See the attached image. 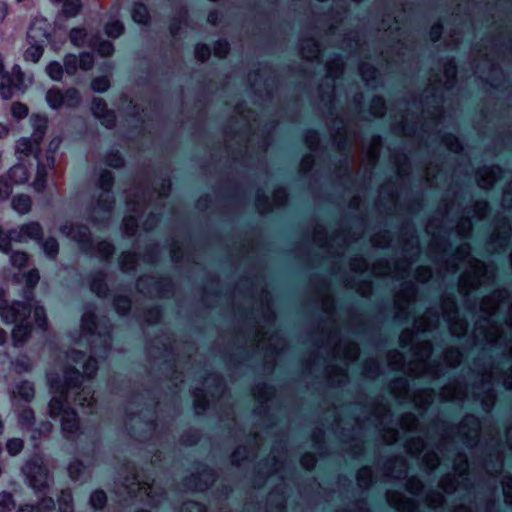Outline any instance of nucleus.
<instances>
[{
    "label": "nucleus",
    "instance_id": "13",
    "mask_svg": "<svg viewBox=\"0 0 512 512\" xmlns=\"http://www.w3.org/2000/svg\"><path fill=\"white\" fill-rule=\"evenodd\" d=\"M46 71L48 75L54 80H60L63 75V68L61 64L57 62L50 63L47 66Z\"/></svg>",
    "mask_w": 512,
    "mask_h": 512
},
{
    "label": "nucleus",
    "instance_id": "16",
    "mask_svg": "<svg viewBox=\"0 0 512 512\" xmlns=\"http://www.w3.org/2000/svg\"><path fill=\"white\" fill-rule=\"evenodd\" d=\"M10 177L16 182H24L27 180L26 169L23 166H15L10 171Z\"/></svg>",
    "mask_w": 512,
    "mask_h": 512
},
{
    "label": "nucleus",
    "instance_id": "26",
    "mask_svg": "<svg viewBox=\"0 0 512 512\" xmlns=\"http://www.w3.org/2000/svg\"><path fill=\"white\" fill-rule=\"evenodd\" d=\"M79 3L78 1L76 2H67L64 4V12L70 16H73L77 13V11L79 10Z\"/></svg>",
    "mask_w": 512,
    "mask_h": 512
},
{
    "label": "nucleus",
    "instance_id": "35",
    "mask_svg": "<svg viewBox=\"0 0 512 512\" xmlns=\"http://www.w3.org/2000/svg\"><path fill=\"white\" fill-rule=\"evenodd\" d=\"M0 93H1L2 97L5 99L11 98L10 89L5 88L3 84H1V86H0Z\"/></svg>",
    "mask_w": 512,
    "mask_h": 512
},
{
    "label": "nucleus",
    "instance_id": "4",
    "mask_svg": "<svg viewBox=\"0 0 512 512\" xmlns=\"http://www.w3.org/2000/svg\"><path fill=\"white\" fill-rule=\"evenodd\" d=\"M92 109L97 117L103 118V123L106 125H110L113 122V115L108 112L106 114L104 113L105 103H103L101 99L94 100Z\"/></svg>",
    "mask_w": 512,
    "mask_h": 512
},
{
    "label": "nucleus",
    "instance_id": "27",
    "mask_svg": "<svg viewBox=\"0 0 512 512\" xmlns=\"http://www.w3.org/2000/svg\"><path fill=\"white\" fill-rule=\"evenodd\" d=\"M195 53H196V57L203 61L209 57L210 50L208 49V47L202 45V46L196 47Z\"/></svg>",
    "mask_w": 512,
    "mask_h": 512
},
{
    "label": "nucleus",
    "instance_id": "10",
    "mask_svg": "<svg viewBox=\"0 0 512 512\" xmlns=\"http://www.w3.org/2000/svg\"><path fill=\"white\" fill-rule=\"evenodd\" d=\"M11 114L16 119H23L28 115V107L20 102L11 105Z\"/></svg>",
    "mask_w": 512,
    "mask_h": 512
},
{
    "label": "nucleus",
    "instance_id": "31",
    "mask_svg": "<svg viewBox=\"0 0 512 512\" xmlns=\"http://www.w3.org/2000/svg\"><path fill=\"white\" fill-rule=\"evenodd\" d=\"M62 500L65 504V508L63 510V512H70L71 511V507H70V502L72 500V497L69 493H63L62 494Z\"/></svg>",
    "mask_w": 512,
    "mask_h": 512
},
{
    "label": "nucleus",
    "instance_id": "19",
    "mask_svg": "<svg viewBox=\"0 0 512 512\" xmlns=\"http://www.w3.org/2000/svg\"><path fill=\"white\" fill-rule=\"evenodd\" d=\"M12 264L17 268H22L27 264L28 256L24 252H14L11 256Z\"/></svg>",
    "mask_w": 512,
    "mask_h": 512
},
{
    "label": "nucleus",
    "instance_id": "40",
    "mask_svg": "<svg viewBox=\"0 0 512 512\" xmlns=\"http://www.w3.org/2000/svg\"><path fill=\"white\" fill-rule=\"evenodd\" d=\"M102 179H103V181L109 183L110 180H111V177H110L109 174H105V175L102 176Z\"/></svg>",
    "mask_w": 512,
    "mask_h": 512
},
{
    "label": "nucleus",
    "instance_id": "42",
    "mask_svg": "<svg viewBox=\"0 0 512 512\" xmlns=\"http://www.w3.org/2000/svg\"><path fill=\"white\" fill-rule=\"evenodd\" d=\"M49 504H53V501L51 499L48 500Z\"/></svg>",
    "mask_w": 512,
    "mask_h": 512
},
{
    "label": "nucleus",
    "instance_id": "2",
    "mask_svg": "<svg viewBox=\"0 0 512 512\" xmlns=\"http://www.w3.org/2000/svg\"><path fill=\"white\" fill-rule=\"evenodd\" d=\"M47 101L53 108H58L64 104L73 105L78 99V92L74 89L68 90L63 94L58 89H51L47 92Z\"/></svg>",
    "mask_w": 512,
    "mask_h": 512
},
{
    "label": "nucleus",
    "instance_id": "29",
    "mask_svg": "<svg viewBox=\"0 0 512 512\" xmlns=\"http://www.w3.org/2000/svg\"><path fill=\"white\" fill-rule=\"evenodd\" d=\"M10 247V241L7 235L0 229V250L7 252Z\"/></svg>",
    "mask_w": 512,
    "mask_h": 512
},
{
    "label": "nucleus",
    "instance_id": "38",
    "mask_svg": "<svg viewBox=\"0 0 512 512\" xmlns=\"http://www.w3.org/2000/svg\"><path fill=\"white\" fill-rule=\"evenodd\" d=\"M6 339V335L4 330L0 329V344H2Z\"/></svg>",
    "mask_w": 512,
    "mask_h": 512
},
{
    "label": "nucleus",
    "instance_id": "24",
    "mask_svg": "<svg viewBox=\"0 0 512 512\" xmlns=\"http://www.w3.org/2000/svg\"><path fill=\"white\" fill-rule=\"evenodd\" d=\"M18 393L23 396L24 399L29 400L34 396V390L33 388L28 385L24 384L18 388Z\"/></svg>",
    "mask_w": 512,
    "mask_h": 512
},
{
    "label": "nucleus",
    "instance_id": "30",
    "mask_svg": "<svg viewBox=\"0 0 512 512\" xmlns=\"http://www.w3.org/2000/svg\"><path fill=\"white\" fill-rule=\"evenodd\" d=\"M39 280V274L37 271H30L28 274H27V278H26V281H27V284L29 286H34Z\"/></svg>",
    "mask_w": 512,
    "mask_h": 512
},
{
    "label": "nucleus",
    "instance_id": "18",
    "mask_svg": "<svg viewBox=\"0 0 512 512\" xmlns=\"http://www.w3.org/2000/svg\"><path fill=\"white\" fill-rule=\"evenodd\" d=\"M6 448L11 455H17L23 449V441L18 438L11 439L7 442Z\"/></svg>",
    "mask_w": 512,
    "mask_h": 512
},
{
    "label": "nucleus",
    "instance_id": "39",
    "mask_svg": "<svg viewBox=\"0 0 512 512\" xmlns=\"http://www.w3.org/2000/svg\"><path fill=\"white\" fill-rule=\"evenodd\" d=\"M79 466H80V464H73V465H71L70 468H69L70 473L73 475L74 469L78 471Z\"/></svg>",
    "mask_w": 512,
    "mask_h": 512
},
{
    "label": "nucleus",
    "instance_id": "37",
    "mask_svg": "<svg viewBox=\"0 0 512 512\" xmlns=\"http://www.w3.org/2000/svg\"><path fill=\"white\" fill-rule=\"evenodd\" d=\"M34 313H35V317H36L37 321H40V318L44 314L43 309H41V308H36ZM39 325L43 326V322H39Z\"/></svg>",
    "mask_w": 512,
    "mask_h": 512
},
{
    "label": "nucleus",
    "instance_id": "14",
    "mask_svg": "<svg viewBox=\"0 0 512 512\" xmlns=\"http://www.w3.org/2000/svg\"><path fill=\"white\" fill-rule=\"evenodd\" d=\"M106 34L110 37L116 38L119 37L123 32V27L120 22L113 21L106 25Z\"/></svg>",
    "mask_w": 512,
    "mask_h": 512
},
{
    "label": "nucleus",
    "instance_id": "9",
    "mask_svg": "<svg viewBox=\"0 0 512 512\" xmlns=\"http://www.w3.org/2000/svg\"><path fill=\"white\" fill-rule=\"evenodd\" d=\"M132 17L137 23H146L148 20V11L144 5H135L132 11Z\"/></svg>",
    "mask_w": 512,
    "mask_h": 512
},
{
    "label": "nucleus",
    "instance_id": "20",
    "mask_svg": "<svg viewBox=\"0 0 512 512\" xmlns=\"http://www.w3.org/2000/svg\"><path fill=\"white\" fill-rule=\"evenodd\" d=\"M14 506L12 496L8 493H0V512L10 510Z\"/></svg>",
    "mask_w": 512,
    "mask_h": 512
},
{
    "label": "nucleus",
    "instance_id": "33",
    "mask_svg": "<svg viewBox=\"0 0 512 512\" xmlns=\"http://www.w3.org/2000/svg\"><path fill=\"white\" fill-rule=\"evenodd\" d=\"M7 15V5L0 1V22H2Z\"/></svg>",
    "mask_w": 512,
    "mask_h": 512
},
{
    "label": "nucleus",
    "instance_id": "3",
    "mask_svg": "<svg viewBox=\"0 0 512 512\" xmlns=\"http://www.w3.org/2000/svg\"><path fill=\"white\" fill-rule=\"evenodd\" d=\"M31 482L34 488L43 489L48 485L49 475L48 471L43 467H38L31 475Z\"/></svg>",
    "mask_w": 512,
    "mask_h": 512
},
{
    "label": "nucleus",
    "instance_id": "34",
    "mask_svg": "<svg viewBox=\"0 0 512 512\" xmlns=\"http://www.w3.org/2000/svg\"><path fill=\"white\" fill-rule=\"evenodd\" d=\"M58 405H59V401L58 400H56V399L51 400V402H50V409H51V413L53 415H56V414L59 413L58 412Z\"/></svg>",
    "mask_w": 512,
    "mask_h": 512
},
{
    "label": "nucleus",
    "instance_id": "5",
    "mask_svg": "<svg viewBox=\"0 0 512 512\" xmlns=\"http://www.w3.org/2000/svg\"><path fill=\"white\" fill-rule=\"evenodd\" d=\"M12 205L17 212L25 214L31 209V199L29 196L19 195L13 199Z\"/></svg>",
    "mask_w": 512,
    "mask_h": 512
},
{
    "label": "nucleus",
    "instance_id": "7",
    "mask_svg": "<svg viewBox=\"0 0 512 512\" xmlns=\"http://www.w3.org/2000/svg\"><path fill=\"white\" fill-rule=\"evenodd\" d=\"M62 427L67 432H73L77 428V420L74 412H64L62 416Z\"/></svg>",
    "mask_w": 512,
    "mask_h": 512
},
{
    "label": "nucleus",
    "instance_id": "17",
    "mask_svg": "<svg viewBox=\"0 0 512 512\" xmlns=\"http://www.w3.org/2000/svg\"><path fill=\"white\" fill-rule=\"evenodd\" d=\"M86 38V33L82 29H73L70 32V39L76 46H82Z\"/></svg>",
    "mask_w": 512,
    "mask_h": 512
},
{
    "label": "nucleus",
    "instance_id": "1",
    "mask_svg": "<svg viewBox=\"0 0 512 512\" xmlns=\"http://www.w3.org/2000/svg\"><path fill=\"white\" fill-rule=\"evenodd\" d=\"M29 313L28 307L22 303L7 305L4 299H0V315L7 323L21 322Z\"/></svg>",
    "mask_w": 512,
    "mask_h": 512
},
{
    "label": "nucleus",
    "instance_id": "11",
    "mask_svg": "<svg viewBox=\"0 0 512 512\" xmlns=\"http://www.w3.org/2000/svg\"><path fill=\"white\" fill-rule=\"evenodd\" d=\"M43 54V48L40 45H33L25 52V58L34 63L38 62Z\"/></svg>",
    "mask_w": 512,
    "mask_h": 512
},
{
    "label": "nucleus",
    "instance_id": "22",
    "mask_svg": "<svg viewBox=\"0 0 512 512\" xmlns=\"http://www.w3.org/2000/svg\"><path fill=\"white\" fill-rule=\"evenodd\" d=\"M92 87L96 91H105L109 87V81L106 77L97 78L93 81Z\"/></svg>",
    "mask_w": 512,
    "mask_h": 512
},
{
    "label": "nucleus",
    "instance_id": "6",
    "mask_svg": "<svg viewBox=\"0 0 512 512\" xmlns=\"http://www.w3.org/2000/svg\"><path fill=\"white\" fill-rule=\"evenodd\" d=\"M30 334V328L27 325L17 324L13 330L12 336L14 343H23Z\"/></svg>",
    "mask_w": 512,
    "mask_h": 512
},
{
    "label": "nucleus",
    "instance_id": "36",
    "mask_svg": "<svg viewBox=\"0 0 512 512\" xmlns=\"http://www.w3.org/2000/svg\"><path fill=\"white\" fill-rule=\"evenodd\" d=\"M9 129L6 125L0 123V138H4L8 135Z\"/></svg>",
    "mask_w": 512,
    "mask_h": 512
},
{
    "label": "nucleus",
    "instance_id": "21",
    "mask_svg": "<svg viewBox=\"0 0 512 512\" xmlns=\"http://www.w3.org/2000/svg\"><path fill=\"white\" fill-rule=\"evenodd\" d=\"M79 68L82 70H89L93 66V57L89 53H83L78 57Z\"/></svg>",
    "mask_w": 512,
    "mask_h": 512
},
{
    "label": "nucleus",
    "instance_id": "41",
    "mask_svg": "<svg viewBox=\"0 0 512 512\" xmlns=\"http://www.w3.org/2000/svg\"><path fill=\"white\" fill-rule=\"evenodd\" d=\"M35 120L39 122V124H45V120L40 117H35Z\"/></svg>",
    "mask_w": 512,
    "mask_h": 512
},
{
    "label": "nucleus",
    "instance_id": "12",
    "mask_svg": "<svg viewBox=\"0 0 512 512\" xmlns=\"http://www.w3.org/2000/svg\"><path fill=\"white\" fill-rule=\"evenodd\" d=\"M65 70L68 74H74L79 68L78 57L75 55H67L64 59Z\"/></svg>",
    "mask_w": 512,
    "mask_h": 512
},
{
    "label": "nucleus",
    "instance_id": "28",
    "mask_svg": "<svg viewBox=\"0 0 512 512\" xmlns=\"http://www.w3.org/2000/svg\"><path fill=\"white\" fill-rule=\"evenodd\" d=\"M228 53V44L226 42H219L215 46V54L219 57H224Z\"/></svg>",
    "mask_w": 512,
    "mask_h": 512
},
{
    "label": "nucleus",
    "instance_id": "23",
    "mask_svg": "<svg viewBox=\"0 0 512 512\" xmlns=\"http://www.w3.org/2000/svg\"><path fill=\"white\" fill-rule=\"evenodd\" d=\"M44 250L50 256H53L54 254H56L58 251L57 241L55 239L46 240V242L44 243Z\"/></svg>",
    "mask_w": 512,
    "mask_h": 512
},
{
    "label": "nucleus",
    "instance_id": "32",
    "mask_svg": "<svg viewBox=\"0 0 512 512\" xmlns=\"http://www.w3.org/2000/svg\"><path fill=\"white\" fill-rule=\"evenodd\" d=\"M302 462L307 468H312L315 464V459L313 456L308 455L302 459Z\"/></svg>",
    "mask_w": 512,
    "mask_h": 512
},
{
    "label": "nucleus",
    "instance_id": "25",
    "mask_svg": "<svg viewBox=\"0 0 512 512\" xmlns=\"http://www.w3.org/2000/svg\"><path fill=\"white\" fill-rule=\"evenodd\" d=\"M99 54L102 56H110L113 52V47L110 42H102L100 43L99 47L97 48Z\"/></svg>",
    "mask_w": 512,
    "mask_h": 512
},
{
    "label": "nucleus",
    "instance_id": "15",
    "mask_svg": "<svg viewBox=\"0 0 512 512\" xmlns=\"http://www.w3.org/2000/svg\"><path fill=\"white\" fill-rule=\"evenodd\" d=\"M91 505L96 509H101L106 503V495L103 491H95L91 495Z\"/></svg>",
    "mask_w": 512,
    "mask_h": 512
},
{
    "label": "nucleus",
    "instance_id": "8",
    "mask_svg": "<svg viewBox=\"0 0 512 512\" xmlns=\"http://www.w3.org/2000/svg\"><path fill=\"white\" fill-rule=\"evenodd\" d=\"M22 237L36 239L41 235V227L38 223H29L21 228Z\"/></svg>",
    "mask_w": 512,
    "mask_h": 512
}]
</instances>
